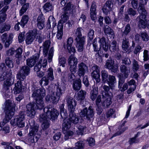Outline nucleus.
<instances>
[{
  "mask_svg": "<svg viewBox=\"0 0 149 149\" xmlns=\"http://www.w3.org/2000/svg\"><path fill=\"white\" fill-rule=\"evenodd\" d=\"M12 74V72L10 70H8L6 72L0 74V81H3L5 79H6L10 77Z\"/></svg>",
  "mask_w": 149,
  "mask_h": 149,
  "instance_id": "nucleus-37",
  "label": "nucleus"
},
{
  "mask_svg": "<svg viewBox=\"0 0 149 149\" xmlns=\"http://www.w3.org/2000/svg\"><path fill=\"white\" fill-rule=\"evenodd\" d=\"M43 98L36 100L35 107L36 109H41L44 107L45 104L43 100Z\"/></svg>",
  "mask_w": 149,
  "mask_h": 149,
  "instance_id": "nucleus-36",
  "label": "nucleus"
},
{
  "mask_svg": "<svg viewBox=\"0 0 149 149\" xmlns=\"http://www.w3.org/2000/svg\"><path fill=\"white\" fill-rule=\"evenodd\" d=\"M97 7L96 2L94 1H93L91 4L90 10V17L91 19L95 22V20L97 18Z\"/></svg>",
  "mask_w": 149,
  "mask_h": 149,
  "instance_id": "nucleus-19",
  "label": "nucleus"
},
{
  "mask_svg": "<svg viewBox=\"0 0 149 149\" xmlns=\"http://www.w3.org/2000/svg\"><path fill=\"white\" fill-rule=\"evenodd\" d=\"M44 113L40 115L39 120L43 122L47 120V119L54 120L56 119L59 114L58 111L53 108L51 105H49L46 107L43 110Z\"/></svg>",
  "mask_w": 149,
  "mask_h": 149,
  "instance_id": "nucleus-1",
  "label": "nucleus"
},
{
  "mask_svg": "<svg viewBox=\"0 0 149 149\" xmlns=\"http://www.w3.org/2000/svg\"><path fill=\"white\" fill-rule=\"evenodd\" d=\"M34 103H29L26 106L27 116L31 118H33L36 114L35 110L36 109Z\"/></svg>",
  "mask_w": 149,
  "mask_h": 149,
  "instance_id": "nucleus-13",
  "label": "nucleus"
},
{
  "mask_svg": "<svg viewBox=\"0 0 149 149\" xmlns=\"http://www.w3.org/2000/svg\"><path fill=\"white\" fill-rule=\"evenodd\" d=\"M40 57V54L36 53L26 60V64L30 68L33 67L38 61Z\"/></svg>",
  "mask_w": 149,
  "mask_h": 149,
  "instance_id": "nucleus-16",
  "label": "nucleus"
},
{
  "mask_svg": "<svg viewBox=\"0 0 149 149\" xmlns=\"http://www.w3.org/2000/svg\"><path fill=\"white\" fill-rule=\"evenodd\" d=\"M70 14L68 12H63L61 16V19L60 20L58 23V25L62 24L63 26V23L65 22L68 19V15Z\"/></svg>",
  "mask_w": 149,
  "mask_h": 149,
  "instance_id": "nucleus-39",
  "label": "nucleus"
},
{
  "mask_svg": "<svg viewBox=\"0 0 149 149\" xmlns=\"http://www.w3.org/2000/svg\"><path fill=\"white\" fill-rule=\"evenodd\" d=\"M131 29L130 25L127 24L125 28V30L123 32L122 37L126 36L128 35L129 33L131 31Z\"/></svg>",
  "mask_w": 149,
  "mask_h": 149,
  "instance_id": "nucleus-51",
  "label": "nucleus"
},
{
  "mask_svg": "<svg viewBox=\"0 0 149 149\" xmlns=\"http://www.w3.org/2000/svg\"><path fill=\"white\" fill-rule=\"evenodd\" d=\"M77 63V59L74 55H71L68 59V63L70 66V70L71 72L73 73H76Z\"/></svg>",
  "mask_w": 149,
  "mask_h": 149,
  "instance_id": "nucleus-12",
  "label": "nucleus"
},
{
  "mask_svg": "<svg viewBox=\"0 0 149 149\" xmlns=\"http://www.w3.org/2000/svg\"><path fill=\"white\" fill-rule=\"evenodd\" d=\"M30 67L27 65H24L20 68L18 71L17 74V78L18 80L24 81L26 76L29 75L30 73Z\"/></svg>",
  "mask_w": 149,
  "mask_h": 149,
  "instance_id": "nucleus-8",
  "label": "nucleus"
},
{
  "mask_svg": "<svg viewBox=\"0 0 149 149\" xmlns=\"http://www.w3.org/2000/svg\"><path fill=\"white\" fill-rule=\"evenodd\" d=\"M5 63L6 65L9 68L13 67V63L11 58L9 57H6L5 59Z\"/></svg>",
  "mask_w": 149,
  "mask_h": 149,
  "instance_id": "nucleus-56",
  "label": "nucleus"
},
{
  "mask_svg": "<svg viewBox=\"0 0 149 149\" xmlns=\"http://www.w3.org/2000/svg\"><path fill=\"white\" fill-rule=\"evenodd\" d=\"M31 90L33 92L32 97L34 98L35 100L43 98L45 95V90L44 88L38 89L33 86Z\"/></svg>",
  "mask_w": 149,
  "mask_h": 149,
  "instance_id": "nucleus-11",
  "label": "nucleus"
},
{
  "mask_svg": "<svg viewBox=\"0 0 149 149\" xmlns=\"http://www.w3.org/2000/svg\"><path fill=\"white\" fill-rule=\"evenodd\" d=\"M98 42L100 46V49L101 47L103 49L105 52H107L109 49V43L108 40L104 37H102V38H98Z\"/></svg>",
  "mask_w": 149,
  "mask_h": 149,
  "instance_id": "nucleus-18",
  "label": "nucleus"
},
{
  "mask_svg": "<svg viewBox=\"0 0 149 149\" xmlns=\"http://www.w3.org/2000/svg\"><path fill=\"white\" fill-rule=\"evenodd\" d=\"M122 41V48L123 50L125 52H127L128 51L129 47L130 45L129 39L126 36L123 37Z\"/></svg>",
  "mask_w": 149,
  "mask_h": 149,
  "instance_id": "nucleus-30",
  "label": "nucleus"
},
{
  "mask_svg": "<svg viewBox=\"0 0 149 149\" xmlns=\"http://www.w3.org/2000/svg\"><path fill=\"white\" fill-rule=\"evenodd\" d=\"M73 42V38L70 37L68 38L67 40L66 47L68 52L71 53L72 52L74 53L76 51L75 47H72V44Z\"/></svg>",
  "mask_w": 149,
  "mask_h": 149,
  "instance_id": "nucleus-27",
  "label": "nucleus"
},
{
  "mask_svg": "<svg viewBox=\"0 0 149 149\" xmlns=\"http://www.w3.org/2000/svg\"><path fill=\"white\" fill-rule=\"evenodd\" d=\"M138 136V134H137L134 137L130 138L129 140L130 144H131L133 143H138L139 141V139L136 138Z\"/></svg>",
  "mask_w": 149,
  "mask_h": 149,
  "instance_id": "nucleus-63",
  "label": "nucleus"
},
{
  "mask_svg": "<svg viewBox=\"0 0 149 149\" xmlns=\"http://www.w3.org/2000/svg\"><path fill=\"white\" fill-rule=\"evenodd\" d=\"M112 89L113 88L115 87V84L116 83V79L115 76L109 75L108 77V79H107V82Z\"/></svg>",
  "mask_w": 149,
  "mask_h": 149,
  "instance_id": "nucleus-34",
  "label": "nucleus"
},
{
  "mask_svg": "<svg viewBox=\"0 0 149 149\" xmlns=\"http://www.w3.org/2000/svg\"><path fill=\"white\" fill-rule=\"evenodd\" d=\"M75 149H83L84 145L83 141H79L75 144Z\"/></svg>",
  "mask_w": 149,
  "mask_h": 149,
  "instance_id": "nucleus-54",
  "label": "nucleus"
},
{
  "mask_svg": "<svg viewBox=\"0 0 149 149\" xmlns=\"http://www.w3.org/2000/svg\"><path fill=\"white\" fill-rule=\"evenodd\" d=\"M73 88L74 90L78 91L81 87V81L80 78L74 79L72 84Z\"/></svg>",
  "mask_w": 149,
  "mask_h": 149,
  "instance_id": "nucleus-33",
  "label": "nucleus"
},
{
  "mask_svg": "<svg viewBox=\"0 0 149 149\" xmlns=\"http://www.w3.org/2000/svg\"><path fill=\"white\" fill-rule=\"evenodd\" d=\"M29 19V16L27 15H24L22 19L20 22V25L24 27V26L27 23Z\"/></svg>",
  "mask_w": 149,
  "mask_h": 149,
  "instance_id": "nucleus-49",
  "label": "nucleus"
},
{
  "mask_svg": "<svg viewBox=\"0 0 149 149\" xmlns=\"http://www.w3.org/2000/svg\"><path fill=\"white\" fill-rule=\"evenodd\" d=\"M63 25L61 24L58 25V31L56 34V38L58 39L61 40L62 39L63 35Z\"/></svg>",
  "mask_w": 149,
  "mask_h": 149,
  "instance_id": "nucleus-41",
  "label": "nucleus"
},
{
  "mask_svg": "<svg viewBox=\"0 0 149 149\" xmlns=\"http://www.w3.org/2000/svg\"><path fill=\"white\" fill-rule=\"evenodd\" d=\"M93 88V89L90 92V97L92 100L94 101L97 98L98 94V88L94 86Z\"/></svg>",
  "mask_w": 149,
  "mask_h": 149,
  "instance_id": "nucleus-40",
  "label": "nucleus"
},
{
  "mask_svg": "<svg viewBox=\"0 0 149 149\" xmlns=\"http://www.w3.org/2000/svg\"><path fill=\"white\" fill-rule=\"evenodd\" d=\"M126 122H125L123 124L119 126L118 127L119 130L115 134H113L111 138L113 137L120 135L127 129L128 128L127 127H123L124 126Z\"/></svg>",
  "mask_w": 149,
  "mask_h": 149,
  "instance_id": "nucleus-38",
  "label": "nucleus"
},
{
  "mask_svg": "<svg viewBox=\"0 0 149 149\" xmlns=\"http://www.w3.org/2000/svg\"><path fill=\"white\" fill-rule=\"evenodd\" d=\"M85 39L84 36L75 38V40L76 43V46L79 52H81L83 50Z\"/></svg>",
  "mask_w": 149,
  "mask_h": 149,
  "instance_id": "nucleus-14",
  "label": "nucleus"
},
{
  "mask_svg": "<svg viewBox=\"0 0 149 149\" xmlns=\"http://www.w3.org/2000/svg\"><path fill=\"white\" fill-rule=\"evenodd\" d=\"M44 10L46 12H49L52 10L53 9V6L50 2L46 3L43 7Z\"/></svg>",
  "mask_w": 149,
  "mask_h": 149,
  "instance_id": "nucleus-52",
  "label": "nucleus"
},
{
  "mask_svg": "<svg viewBox=\"0 0 149 149\" xmlns=\"http://www.w3.org/2000/svg\"><path fill=\"white\" fill-rule=\"evenodd\" d=\"M103 30L105 35L111 38H114L115 35L113 30L107 25H104L103 27Z\"/></svg>",
  "mask_w": 149,
  "mask_h": 149,
  "instance_id": "nucleus-28",
  "label": "nucleus"
},
{
  "mask_svg": "<svg viewBox=\"0 0 149 149\" xmlns=\"http://www.w3.org/2000/svg\"><path fill=\"white\" fill-rule=\"evenodd\" d=\"M37 26L40 29H42L45 25V20L43 14H40L36 20Z\"/></svg>",
  "mask_w": 149,
  "mask_h": 149,
  "instance_id": "nucleus-23",
  "label": "nucleus"
},
{
  "mask_svg": "<svg viewBox=\"0 0 149 149\" xmlns=\"http://www.w3.org/2000/svg\"><path fill=\"white\" fill-rule=\"evenodd\" d=\"M114 61L110 57L106 61L105 65L106 68L110 70L111 72H116L118 70V67L114 65Z\"/></svg>",
  "mask_w": 149,
  "mask_h": 149,
  "instance_id": "nucleus-17",
  "label": "nucleus"
},
{
  "mask_svg": "<svg viewBox=\"0 0 149 149\" xmlns=\"http://www.w3.org/2000/svg\"><path fill=\"white\" fill-rule=\"evenodd\" d=\"M27 36L26 40V43L28 44H31L34 40L35 36L30 33H27Z\"/></svg>",
  "mask_w": 149,
  "mask_h": 149,
  "instance_id": "nucleus-46",
  "label": "nucleus"
},
{
  "mask_svg": "<svg viewBox=\"0 0 149 149\" xmlns=\"http://www.w3.org/2000/svg\"><path fill=\"white\" fill-rule=\"evenodd\" d=\"M66 63L65 59L64 57L60 55L59 57V63L60 65H62L63 67H64V64Z\"/></svg>",
  "mask_w": 149,
  "mask_h": 149,
  "instance_id": "nucleus-60",
  "label": "nucleus"
},
{
  "mask_svg": "<svg viewBox=\"0 0 149 149\" xmlns=\"http://www.w3.org/2000/svg\"><path fill=\"white\" fill-rule=\"evenodd\" d=\"M67 105L70 111L74 112L77 105V101L72 98H68L66 100Z\"/></svg>",
  "mask_w": 149,
  "mask_h": 149,
  "instance_id": "nucleus-22",
  "label": "nucleus"
},
{
  "mask_svg": "<svg viewBox=\"0 0 149 149\" xmlns=\"http://www.w3.org/2000/svg\"><path fill=\"white\" fill-rule=\"evenodd\" d=\"M145 4L139 3L137 11L139 15L137 17L139 19V26L140 27L145 28L146 25L147 12L144 6Z\"/></svg>",
  "mask_w": 149,
  "mask_h": 149,
  "instance_id": "nucleus-2",
  "label": "nucleus"
},
{
  "mask_svg": "<svg viewBox=\"0 0 149 149\" xmlns=\"http://www.w3.org/2000/svg\"><path fill=\"white\" fill-rule=\"evenodd\" d=\"M83 31V29L81 27H79L74 30L73 33L74 36L75 38L82 36V32Z\"/></svg>",
  "mask_w": 149,
  "mask_h": 149,
  "instance_id": "nucleus-45",
  "label": "nucleus"
},
{
  "mask_svg": "<svg viewBox=\"0 0 149 149\" xmlns=\"http://www.w3.org/2000/svg\"><path fill=\"white\" fill-rule=\"evenodd\" d=\"M53 79V70L49 68L47 71V75L42 78L40 81V84L41 86H47L49 83V80L52 81Z\"/></svg>",
  "mask_w": 149,
  "mask_h": 149,
  "instance_id": "nucleus-10",
  "label": "nucleus"
},
{
  "mask_svg": "<svg viewBox=\"0 0 149 149\" xmlns=\"http://www.w3.org/2000/svg\"><path fill=\"white\" fill-rule=\"evenodd\" d=\"M42 59H40L38 62L37 63L34 68V70L37 72L40 71L42 67L41 62Z\"/></svg>",
  "mask_w": 149,
  "mask_h": 149,
  "instance_id": "nucleus-59",
  "label": "nucleus"
},
{
  "mask_svg": "<svg viewBox=\"0 0 149 149\" xmlns=\"http://www.w3.org/2000/svg\"><path fill=\"white\" fill-rule=\"evenodd\" d=\"M79 118L74 112L70 111L69 119L63 120L62 124L63 128L65 129H69L71 126L72 123L74 124L78 123Z\"/></svg>",
  "mask_w": 149,
  "mask_h": 149,
  "instance_id": "nucleus-5",
  "label": "nucleus"
},
{
  "mask_svg": "<svg viewBox=\"0 0 149 149\" xmlns=\"http://www.w3.org/2000/svg\"><path fill=\"white\" fill-rule=\"evenodd\" d=\"M25 113L24 111H20L19 114L11 120L10 122L11 125L13 126H17L19 127H24V123L23 121L25 119Z\"/></svg>",
  "mask_w": 149,
  "mask_h": 149,
  "instance_id": "nucleus-7",
  "label": "nucleus"
},
{
  "mask_svg": "<svg viewBox=\"0 0 149 149\" xmlns=\"http://www.w3.org/2000/svg\"><path fill=\"white\" fill-rule=\"evenodd\" d=\"M80 115L82 118L86 120H90L91 118L94 116V112L92 107L90 106L88 109L86 107L82 110L80 113Z\"/></svg>",
  "mask_w": 149,
  "mask_h": 149,
  "instance_id": "nucleus-9",
  "label": "nucleus"
},
{
  "mask_svg": "<svg viewBox=\"0 0 149 149\" xmlns=\"http://www.w3.org/2000/svg\"><path fill=\"white\" fill-rule=\"evenodd\" d=\"M88 71L87 66L83 62H81L78 65L77 74L80 78L84 76L85 73Z\"/></svg>",
  "mask_w": 149,
  "mask_h": 149,
  "instance_id": "nucleus-15",
  "label": "nucleus"
},
{
  "mask_svg": "<svg viewBox=\"0 0 149 149\" xmlns=\"http://www.w3.org/2000/svg\"><path fill=\"white\" fill-rule=\"evenodd\" d=\"M108 74L107 72L105 70H103L101 71V76L102 81L103 83H107L108 77Z\"/></svg>",
  "mask_w": 149,
  "mask_h": 149,
  "instance_id": "nucleus-48",
  "label": "nucleus"
},
{
  "mask_svg": "<svg viewBox=\"0 0 149 149\" xmlns=\"http://www.w3.org/2000/svg\"><path fill=\"white\" fill-rule=\"evenodd\" d=\"M29 7V3H26L24 4L22 7L19 10V15L22 16L26 11Z\"/></svg>",
  "mask_w": 149,
  "mask_h": 149,
  "instance_id": "nucleus-47",
  "label": "nucleus"
},
{
  "mask_svg": "<svg viewBox=\"0 0 149 149\" xmlns=\"http://www.w3.org/2000/svg\"><path fill=\"white\" fill-rule=\"evenodd\" d=\"M132 68L134 72L137 71L139 68V65L138 62L135 60H134L132 64Z\"/></svg>",
  "mask_w": 149,
  "mask_h": 149,
  "instance_id": "nucleus-62",
  "label": "nucleus"
},
{
  "mask_svg": "<svg viewBox=\"0 0 149 149\" xmlns=\"http://www.w3.org/2000/svg\"><path fill=\"white\" fill-rule=\"evenodd\" d=\"M22 49L21 48H19L15 50L16 54H15V56L17 58L16 63L18 65H19L23 61L22 57Z\"/></svg>",
  "mask_w": 149,
  "mask_h": 149,
  "instance_id": "nucleus-24",
  "label": "nucleus"
},
{
  "mask_svg": "<svg viewBox=\"0 0 149 149\" xmlns=\"http://www.w3.org/2000/svg\"><path fill=\"white\" fill-rule=\"evenodd\" d=\"M86 127L82 126L79 125V126L77 131V133L79 135H82L83 134L84 130L85 129Z\"/></svg>",
  "mask_w": 149,
  "mask_h": 149,
  "instance_id": "nucleus-64",
  "label": "nucleus"
},
{
  "mask_svg": "<svg viewBox=\"0 0 149 149\" xmlns=\"http://www.w3.org/2000/svg\"><path fill=\"white\" fill-rule=\"evenodd\" d=\"M5 103V118L8 121L14 115L15 104V103H12V101L9 99L7 100Z\"/></svg>",
  "mask_w": 149,
  "mask_h": 149,
  "instance_id": "nucleus-4",
  "label": "nucleus"
},
{
  "mask_svg": "<svg viewBox=\"0 0 149 149\" xmlns=\"http://www.w3.org/2000/svg\"><path fill=\"white\" fill-rule=\"evenodd\" d=\"M14 81V79L11 76L9 78H8L4 81L3 89L4 90H9V88L13 84Z\"/></svg>",
  "mask_w": 149,
  "mask_h": 149,
  "instance_id": "nucleus-29",
  "label": "nucleus"
},
{
  "mask_svg": "<svg viewBox=\"0 0 149 149\" xmlns=\"http://www.w3.org/2000/svg\"><path fill=\"white\" fill-rule=\"evenodd\" d=\"M104 100L102 102V106L104 108H107L112 103L111 97L107 96L106 97L104 98Z\"/></svg>",
  "mask_w": 149,
  "mask_h": 149,
  "instance_id": "nucleus-42",
  "label": "nucleus"
},
{
  "mask_svg": "<svg viewBox=\"0 0 149 149\" xmlns=\"http://www.w3.org/2000/svg\"><path fill=\"white\" fill-rule=\"evenodd\" d=\"M120 69L121 74L123 75L125 77H128V75L130 73V69H128L127 67L123 64L121 65L120 67Z\"/></svg>",
  "mask_w": 149,
  "mask_h": 149,
  "instance_id": "nucleus-35",
  "label": "nucleus"
},
{
  "mask_svg": "<svg viewBox=\"0 0 149 149\" xmlns=\"http://www.w3.org/2000/svg\"><path fill=\"white\" fill-rule=\"evenodd\" d=\"M57 84V85L56 86V91L55 93L61 97L65 93L66 87L64 83H62L60 84L58 83Z\"/></svg>",
  "mask_w": 149,
  "mask_h": 149,
  "instance_id": "nucleus-25",
  "label": "nucleus"
},
{
  "mask_svg": "<svg viewBox=\"0 0 149 149\" xmlns=\"http://www.w3.org/2000/svg\"><path fill=\"white\" fill-rule=\"evenodd\" d=\"M112 3L111 0H108L103 5L102 10L103 13L105 15H107L112 10Z\"/></svg>",
  "mask_w": 149,
  "mask_h": 149,
  "instance_id": "nucleus-21",
  "label": "nucleus"
},
{
  "mask_svg": "<svg viewBox=\"0 0 149 149\" xmlns=\"http://www.w3.org/2000/svg\"><path fill=\"white\" fill-rule=\"evenodd\" d=\"M41 31H39L36 37L37 40L39 43H41L44 39V38L43 37L42 35L40 33Z\"/></svg>",
  "mask_w": 149,
  "mask_h": 149,
  "instance_id": "nucleus-61",
  "label": "nucleus"
},
{
  "mask_svg": "<svg viewBox=\"0 0 149 149\" xmlns=\"http://www.w3.org/2000/svg\"><path fill=\"white\" fill-rule=\"evenodd\" d=\"M91 74L93 77L95 79L96 83H99L100 81V73L92 72Z\"/></svg>",
  "mask_w": 149,
  "mask_h": 149,
  "instance_id": "nucleus-53",
  "label": "nucleus"
},
{
  "mask_svg": "<svg viewBox=\"0 0 149 149\" xmlns=\"http://www.w3.org/2000/svg\"><path fill=\"white\" fill-rule=\"evenodd\" d=\"M11 27L10 24H5L3 27L0 29V33H3L4 32L9 31Z\"/></svg>",
  "mask_w": 149,
  "mask_h": 149,
  "instance_id": "nucleus-58",
  "label": "nucleus"
},
{
  "mask_svg": "<svg viewBox=\"0 0 149 149\" xmlns=\"http://www.w3.org/2000/svg\"><path fill=\"white\" fill-rule=\"evenodd\" d=\"M30 131L28 135L30 137L28 138V141L31 144L38 141L40 137L41 133L38 132V126L32 127L31 124L30 123Z\"/></svg>",
  "mask_w": 149,
  "mask_h": 149,
  "instance_id": "nucleus-3",
  "label": "nucleus"
},
{
  "mask_svg": "<svg viewBox=\"0 0 149 149\" xmlns=\"http://www.w3.org/2000/svg\"><path fill=\"white\" fill-rule=\"evenodd\" d=\"M118 87L122 86V84L125 82V77L123 75L120 74L118 76Z\"/></svg>",
  "mask_w": 149,
  "mask_h": 149,
  "instance_id": "nucleus-50",
  "label": "nucleus"
},
{
  "mask_svg": "<svg viewBox=\"0 0 149 149\" xmlns=\"http://www.w3.org/2000/svg\"><path fill=\"white\" fill-rule=\"evenodd\" d=\"M118 46L117 42L115 40H113L110 45L109 49L111 52H115L118 49Z\"/></svg>",
  "mask_w": 149,
  "mask_h": 149,
  "instance_id": "nucleus-43",
  "label": "nucleus"
},
{
  "mask_svg": "<svg viewBox=\"0 0 149 149\" xmlns=\"http://www.w3.org/2000/svg\"><path fill=\"white\" fill-rule=\"evenodd\" d=\"M63 133L65 134L64 139L65 140H68L70 136L72 135L73 134V132L72 131H68V130L69 129H65L63 128Z\"/></svg>",
  "mask_w": 149,
  "mask_h": 149,
  "instance_id": "nucleus-44",
  "label": "nucleus"
},
{
  "mask_svg": "<svg viewBox=\"0 0 149 149\" xmlns=\"http://www.w3.org/2000/svg\"><path fill=\"white\" fill-rule=\"evenodd\" d=\"M64 6V7L63 9V11L68 12L69 13H72L75 8L73 4L70 2L65 4Z\"/></svg>",
  "mask_w": 149,
  "mask_h": 149,
  "instance_id": "nucleus-32",
  "label": "nucleus"
},
{
  "mask_svg": "<svg viewBox=\"0 0 149 149\" xmlns=\"http://www.w3.org/2000/svg\"><path fill=\"white\" fill-rule=\"evenodd\" d=\"M60 97V96L54 92L51 96L49 95H47L45 99L47 102H52L54 104H56L58 102Z\"/></svg>",
  "mask_w": 149,
  "mask_h": 149,
  "instance_id": "nucleus-20",
  "label": "nucleus"
},
{
  "mask_svg": "<svg viewBox=\"0 0 149 149\" xmlns=\"http://www.w3.org/2000/svg\"><path fill=\"white\" fill-rule=\"evenodd\" d=\"M50 44V41L47 40L43 43L42 45L43 54L45 56H47V59L49 63H50L52 61L54 51L53 47H52L50 48L48 53Z\"/></svg>",
  "mask_w": 149,
  "mask_h": 149,
  "instance_id": "nucleus-6",
  "label": "nucleus"
},
{
  "mask_svg": "<svg viewBox=\"0 0 149 149\" xmlns=\"http://www.w3.org/2000/svg\"><path fill=\"white\" fill-rule=\"evenodd\" d=\"M50 123L49 121L47 120H45L42 122V123L41 125V127L42 129L44 130H46L49 126Z\"/></svg>",
  "mask_w": 149,
  "mask_h": 149,
  "instance_id": "nucleus-57",
  "label": "nucleus"
},
{
  "mask_svg": "<svg viewBox=\"0 0 149 149\" xmlns=\"http://www.w3.org/2000/svg\"><path fill=\"white\" fill-rule=\"evenodd\" d=\"M107 118L109 117L115 118L116 114L115 111L113 109H109L107 113Z\"/></svg>",
  "mask_w": 149,
  "mask_h": 149,
  "instance_id": "nucleus-55",
  "label": "nucleus"
},
{
  "mask_svg": "<svg viewBox=\"0 0 149 149\" xmlns=\"http://www.w3.org/2000/svg\"><path fill=\"white\" fill-rule=\"evenodd\" d=\"M22 80H19L15 84L13 91L16 94L19 93L22 91L24 89V86L22 84Z\"/></svg>",
  "mask_w": 149,
  "mask_h": 149,
  "instance_id": "nucleus-31",
  "label": "nucleus"
},
{
  "mask_svg": "<svg viewBox=\"0 0 149 149\" xmlns=\"http://www.w3.org/2000/svg\"><path fill=\"white\" fill-rule=\"evenodd\" d=\"M86 93L85 91L81 90L78 93L76 97L77 100L82 105H84V101H85L84 99Z\"/></svg>",
  "mask_w": 149,
  "mask_h": 149,
  "instance_id": "nucleus-26",
  "label": "nucleus"
}]
</instances>
